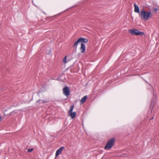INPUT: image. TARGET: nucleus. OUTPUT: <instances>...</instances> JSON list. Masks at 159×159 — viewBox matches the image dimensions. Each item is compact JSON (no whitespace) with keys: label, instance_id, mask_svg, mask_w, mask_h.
<instances>
[{"label":"nucleus","instance_id":"nucleus-1","mask_svg":"<svg viewBox=\"0 0 159 159\" xmlns=\"http://www.w3.org/2000/svg\"><path fill=\"white\" fill-rule=\"evenodd\" d=\"M139 16L141 20L146 21L151 16L152 14L150 11H146L142 9L141 10Z\"/></svg>","mask_w":159,"mask_h":159},{"label":"nucleus","instance_id":"nucleus-2","mask_svg":"<svg viewBox=\"0 0 159 159\" xmlns=\"http://www.w3.org/2000/svg\"><path fill=\"white\" fill-rule=\"evenodd\" d=\"M129 32L132 35H140L142 36L144 34L143 32H141L137 29H132L129 30Z\"/></svg>","mask_w":159,"mask_h":159},{"label":"nucleus","instance_id":"nucleus-3","mask_svg":"<svg viewBox=\"0 0 159 159\" xmlns=\"http://www.w3.org/2000/svg\"><path fill=\"white\" fill-rule=\"evenodd\" d=\"M74 107V105L71 106L68 111L69 115L70 116L72 119H74L75 117L76 114L75 112H72Z\"/></svg>","mask_w":159,"mask_h":159},{"label":"nucleus","instance_id":"nucleus-4","mask_svg":"<svg viewBox=\"0 0 159 159\" xmlns=\"http://www.w3.org/2000/svg\"><path fill=\"white\" fill-rule=\"evenodd\" d=\"M63 94L66 96H68L69 95L70 89L68 87H65L63 89Z\"/></svg>","mask_w":159,"mask_h":159},{"label":"nucleus","instance_id":"nucleus-5","mask_svg":"<svg viewBox=\"0 0 159 159\" xmlns=\"http://www.w3.org/2000/svg\"><path fill=\"white\" fill-rule=\"evenodd\" d=\"M134 11L136 13H139V15L140 11L139 6L136 3H134Z\"/></svg>","mask_w":159,"mask_h":159},{"label":"nucleus","instance_id":"nucleus-6","mask_svg":"<svg viewBox=\"0 0 159 159\" xmlns=\"http://www.w3.org/2000/svg\"><path fill=\"white\" fill-rule=\"evenodd\" d=\"M85 46L84 44L83 43H82L81 44V47L80 48V50L81 52L82 53H84L85 52Z\"/></svg>","mask_w":159,"mask_h":159},{"label":"nucleus","instance_id":"nucleus-7","mask_svg":"<svg viewBox=\"0 0 159 159\" xmlns=\"http://www.w3.org/2000/svg\"><path fill=\"white\" fill-rule=\"evenodd\" d=\"M64 148V147H61L59 149L57 150L56 153V157L58 156L60 153H61L62 150Z\"/></svg>","mask_w":159,"mask_h":159},{"label":"nucleus","instance_id":"nucleus-8","mask_svg":"<svg viewBox=\"0 0 159 159\" xmlns=\"http://www.w3.org/2000/svg\"><path fill=\"white\" fill-rule=\"evenodd\" d=\"M115 142V139L114 138H112L110 139V149L114 145Z\"/></svg>","mask_w":159,"mask_h":159},{"label":"nucleus","instance_id":"nucleus-9","mask_svg":"<svg viewBox=\"0 0 159 159\" xmlns=\"http://www.w3.org/2000/svg\"><path fill=\"white\" fill-rule=\"evenodd\" d=\"M80 42H83L84 43H87L88 42V40L86 39L83 38H79Z\"/></svg>","mask_w":159,"mask_h":159},{"label":"nucleus","instance_id":"nucleus-10","mask_svg":"<svg viewBox=\"0 0 159 159\" xmlns=\"http://www.w3.org/2000/svg\"><path fill=\"white\" fill-rule=\"evenodd\" d=\"M87 98V96H85L82 98L80 100V104H82L85 102V100Z\"/></svg>","mask_w":159,"mask_h":159},{"label":"nucleus","instance_id":"nucleus-11","mask_svg":"<svg viewBox=\"0 0 159 159\" xmlns=\"http://www.w3.org/2000/svg\"><path fill=\"white\" fill-rule=\"evenodd\" d=\"M104 149L106 150L109 149V140L107 142L106 145L104 147Z\"/></svg>","mask_w":159,"mask_h":159},{"label":"nucleus","instance_id":"nucleus-12","mask_svg":"<svg viewBox=\"0 0 159 159\" xmlns=\"http://www.w3.org/2000/svg\"><path fill=\"white\" fill-rule=\"evenodd\" d=\"M80 39H78V40L76 41L75 42V43L74 44L73 46L74 47L76 46V47H77V44L78 43H80Z\"/></svg>","mask_w":159,"mask_h":159},{"label":"nucleus","instance_id":"nucleus-13","mask_svg":"<svg viewBox=\"0 0 159 159\" xmlns=\"http://www.w3.org/2000/svg\"><path fill=\"white\" fill-rule=\"evenodd\" d=\"M17 113V111L16 110H14V111L10 112L9 115H14V114H15L16 113Z\"/></svg>","mask_w":159,"mask_h":159},{"label":"nucleus","instance_id":"nucleus-14","mask_svg":"<svg viewBox=\"0 0 159 159\" xmlns=\"http://www.w3.org/2000/svg\"><path fill=\"white\" fill-rule=\"evenodd\" d=\"M66 58H67V56H65V57H64V58L63 59V62L64 63H66Z\"/></svg>","mask_w":159,"mask_h":159},{"label":"nucleus","instance_id":"nucleus-15","mask_svg":"<svg viewBox=\"0 0 159 159\" xmlns=\"http://www.w3.org/2000/svg\"><path fill=\"white\" fill-rule=\"evenodd\" d=\"M33 150V148H30L28 149V152H31Z\"/></svg>","mask_w":159,"mask_h":159},{"label":"nucleus","instance_id":"nucleus-16","mask_svg":"<svg viewBox=\"0 0 159 159\" xmlns=\"http://www.w3.org/2000/svg\"><path fill=\"white\" fill-rule=\"evenodd\" d=\"M41 102L43 103H46L48 102V101L47 100H43Z\"/></svg>","mask_w":159,"mask_h":159},{"label":"nucleus","instance_id":"nucleus-17","mask_svg":"<svg viewBox=\"0 0 159 159\" xmlns=\"http://www.w3.org/2000/svg\"><path fill=\"white\" fill-rule=\"evenodd\" d=\"M158 10V8H154L153 9V10L155 11H157Z\"/></svg>","mask_w":159,"mask_h":159},{"label":"nucleus","instance_id":"nucleus-18","mask_svg":"<svg viewBox=\"0 0 159 159\" xmlns=\"http://www.w3.org/2000/svg\"><path fill=\"white\" fill-rule=\"evenodd\" d=\"M40 101V99H39L38 101H37V102H39Z\"/></svg>","mask_w":159,"mask_h":159},{"label":"nucleus","instance_id":"nucleus-19","mask_svg":"<svg viewBox=\"0 0 159 159\" xmlns=\"http://www.w3.org/2000/svg\"><path fill=\"white\" fill-rule=\"evenodd\" d=\"M153 117H152V118L151 119H153Z\"/></svg>","mask_w":159,"mask_h":159}]
</instances>
